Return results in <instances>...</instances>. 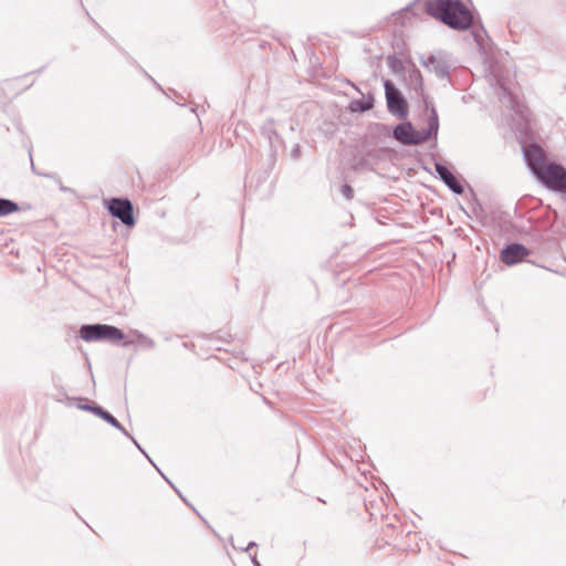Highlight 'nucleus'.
I'll return each mask as SVG.
<instances>
[{
  "instance_id": "f257e3e1",
  "label": "nucleus",
  "mask_w": 566,
  "mask_h": 566,
  "mask_svg": "<svg viewBox=\"0 0 566 566\" xmlns=\"http://www.w3.org/2000/svg\"><path fill=\"white\" fill-rule=\"evenodd\" d=\"M426 12L458 31L469 30L473 24V15L461 0H427Z\"/></svg>"
},
{
  "instance_id": "f03ea898",
  "label": "nucleus",
  "mask_w": 566,
  "mask_h": 566,
  "mask_svg": "<svg viewBox=\"0 0 566 566\" xmlns=\"http://www.w3.org/2000/svg\"><path fill=\"white\" fill-rule=\"evenodd\" d=\"M438 130V113L434 107H431L427 129L420 132L415 129L410 122H403L395 126L392 137L402 145L418 146L428 142L431 137H437Z\"/></svg>"
},
{
  "instance_id": "7ed1b4c3",
  "label": "nucleus",
  "mask_w": 566,
  "mask_h": 566,
  "mask_svg": "<svg viewBox=\"0 0 566 566\" xmlns=\"http://www.w3.org/2000/svg\"><path fill=\"white\" fill-rule=\"evenodd\" d=\"M80 337L85 342H109L116 344L124 339L122 329L108 324H85L80 328Z\"/></svg>"
},
{
  "instance_id": "20e7f679",
  "label": "nucleus",
  "mask_w": 566,
  "mask_h": 566,
  "mask_svg": "<svg viewBox=\"0 0 566 566\" xmlns=\"http://www.w3.org/2000/svg\"><path fill=\"white\" fill-rule=\"evenodd\" d=\"M534 176L551 191L564 192L566 190V168L558 163L549 161Z\"/></svg>"
},
{
  "instance_id": "39448f33",
  "label": "nucleus",
  "mask_w": 566,
  "mask_h": 566,
  "mask_svg": "<svg viewBox=\"0 0 566 566\" xmlns=\"http://www.w3.org/2000/svg\"><path fill=\"white\" fill-rule=\"evenodd\" d=\"M108 213L128 228L135 226L134 207L127 198H109L104 201Z\"/></svg>"
},
{
  "instance_id": "423d86ee",
  "label": "nucleus",
  "mask_w": 566,
  "mask_h": 566,
  "mask_svg": "<svg viewBox=\"0 0 566 566\" xmlns=\"http://www.w3.org/2000/svg\"><path fill=\"white\" fill-rule=\"evenodd\" d=\"M384 86L389 113L399 118H406L408 115V103L401 92L389 80L385 81Z\"/></svg>"
},
{
  "instance_id": "0eeeda50",
  "label": "nucleus",
  "mask_w": 566,
  "mask_h": 566,
  "mask_svg": "<svg viewBox=\"0 0 566 566\" xmlns=\"http://www.w3.org/2000/svg\"><path fill=\"white\" fill-rule=\"evenodd\" d=\"M523 154L526 165L533 175L537 174L542 167H545L549 163L544 149L537 144L524 146Z\"/></svg>"
},
{
  "instance_id": "6e6552de",
  "label": "nucleus",
  "mask_w": 566,
  "mask_h": 566,
  "mask_svg": "<svg viewBox=\"0 0 566 566\" xmlns=\"http://www.w3.org/2000/svg\"><path fill=\"white\" fill-rule=\"evenodd\" d=\"M531 254V250L522 243H510L505 245L501 253L500 259L506 265H515L524 261Z\"/></svg>"
},
{
  "instance_id": "1a4fd4ad",
  "label": "nucleus",
  "mask_w": 566,
  "mask_h": 566,
  "mask_svg": "<svg viewBox=\"0 0 566 566\" xmlns=\"http://www.w3.org/2000/svg\"><path fill=\"white\" fill-rule=\"evenodd\" d=\"M422 65L430 72H433L439 78H448L450 74V65L442 55L430 54L426 59H421Z\"/></svg>"
},
{
  "instance_id": "9d476101",
  "label": "nucleus",
  "mask_w": 566,
  "mask_h": 566,
  "mask_svg": "<svg viewBox=\"0 0 566 566\" xmlns=\"http://www.w3.org/2000/svg\"><path fill=\"white\" fill-rule=\"evenodd\" d=\"M436 172L439 178L444 182V185L455 195H462L464 192V188L461 181L457 178V176L444 165L441 163L434 164Z\"/></svg>"
},
{
  "instance_id": "9b49d317",
  "label": "nucleus",
  "mask_w": 566,
  "mask_h": 566,
  "mask_svg": "<svg viewBox=\"0 0 566 566\" xmlns=\"http://www.w3.org/2000/svg\"><path fill=\"white\" fill-rule=\"evenodd\" d=\"M374 96L369 94L366 98L353 99L349 104V109L353 113H364L374 107Z\"/></svg>"
},
{
  "instance_id": "f8f14e48",
  "label": "nucleus",
  "mask_w": 566,
  "mask_h": 566,
  "mask_svg": "<svg viewBox=\"0 0 566 566\" xmlns=\"http://www.w3.org/2000/svg\"><path fill=\"white\" fill-rule=\"evenodd\" d=\"M262 135L269 140L270 146L273 147L274 140H280V135L275 129V122L273 118L266 119L261 126Z\"/></svg>"
},
{
  "instance_id": "ddd939ff",
  "label": "nucleus",
  "mask_w": 566,
  "mask_h": 566,
  "mask_svg": "<svg viewBox=\"0 0 566 566\" xmlns=\"http://www.w3.org/2000/svg\"><path fill=\"white\" fill-rule=\"evenodd\" d=\"M410 86L420 94H423V78L419 70L415 69L409 74Z\"/></svg>"
},
{
  "instance_id": "4468645a",
  "label": "nucleus",
  "mask_w": 566,
  "mask_h": 566,
  "mask_svg": "<svg viewBox=\"0 0 566 566\" xmlns=\"http://www.w3.org/2000/svg\"><path fill=\"white\" fill-rule=\"evenodd\" d=\"M500 91L499 96L501 101H507L510 107L515 111V105L517 104L516 96L502 83H500Z\"/></svg>"
},
{
  "instance_id": "2eb2a0df",
  "label": "nucleus",
  "mask_w": 566,
  "mask_h": 566,
  "mask_svg": "<svg viewBox=\"0 0 566 566\" xmlns=\"http://www.w3.org/2000/svg\"><path fill=\"white\" fill-rule=\"evenodd\" d=\"M19 210V207L17 203L7 200V199H0V216H7L10 213H13Z\"/></svg>"
},
{
  "instance_id": "dca6fc26",
  "label": "nucleus",
  "mask_w": 566,
  "mask_h": 566,
  "mask_svg": "<svg viewBox=\"0 0 566 566\" xmlns=\"http://www.w3.org/2000/svg\"><path fill=\"white\" fill-rule=\"evenodd\" d=\"M104 421H106L108 424L114 427L115 429L119 430L124 436L130 437V434L127 432V430L120 424V422L109 412L105 415L103 418Z\"/></svg>"
},
{
  "instance_id": "f3484780",
  "label": "nucleus",
  "mask_w": 566,
  "mask_h": 566,
  "mask_svg": "<svg viewBox=\"0 0 566 566\" xmlns=\"http://www.w3.org/2000/svg\"><path fill=\"white\" fill-rule=\"evenodd\" d=\"M73 403L80 410L90 411V412H93V407L95 405L92 401H90L88 399L75 398V397H73Z\"/></svg>"
},
{
  "instance_id": "a211bd4d",
  "label": "nucleus",
  "mask_w": 566,
  "mask_h": 566,
  "mask_svg": "<svg viewBox=\"0 0 566 566\" xmlns=\"http://www.w3.org/2000/svg\"><path fill=\"white\" fill-rule=\"evenodd\" d=\"M388 65L394 72L403 71L402 61L396 56H388Z\"/></svg>"
},
{
  "instance_id": "6ab92c4d",
  "label": "nucleus",
  "mask_w": 566,
  "mask_h": 566,
  "mask_svg": "<svg viewBox=\"0 0 566 566\" xmlns=\"http://www.w3.org/2000/svg\"><path fill=\"white\" fill-rule=\"evenodd\" d=\"M368 167V160L364 157L355 158L353 164V169L355 171H361Z\"/></svg>"
},
{
  "instance_id": "aec40b11",
  "label": "nucleus",
  "mask_w": 566,
  "mask_h": 566,
  "mask_svg": "<svg viewBox=\"0 0 566 566\" xmlns=\"http://www.w3.org/2000/svg\"><path fill=\"white\" fill-rule=\"evenodd\" d=\"M340 193L347 199V200H352L354 198V189L352 188V186L347 185V184H344L342 187H340Z\"/></svg>"
},
{
  "instance_id": "412c9836",
  "label": "nucleus",
  "mask_w": 566,
  "mask_h": 566,
  "mask_svg": "<svg viewBox=\"0 0 566 566\" xmlns=\"http://www.w3.org/2000/svg\"><path fill=\"white\" fill-rule=\"evenodd\" d=\"M107 412H108L107 410L103 409L101 406L95 403L94 407H93V412L92 413H94L97 417L103 419Z\"/></svg>"
},
{
  "instance_id": "4be33fe9",
  "label": "nucleus",
  "mask_w": 566,
  "mask_h": 566,
  "mask_svg": "<svg viewBox=\"0 0 566 566\" xmlns=\"http://www.w3.org/2000/svg\"><path fill=\"white\" fill-rule=\"evenodd\" d=\"M291 156L293 159H300L301 157V146L298 144H295L294 147L291 150Z\"/></svg>"
},
{
  "instance_id": "5701e85b",
  "label": "nucleus",
  "mask_w": 566,
  "mask_h": 566,
  "mask_svg": "<svg viewBox=\"0 0 566 566\" xmlns=\"http://www.w3.org/2000/svg\"><path fill=\"white\" fill-rule=\"evenodd\" d=\"M256 546V543L255 542H250L247 547H239L240 549L244 551V552H249L251 548L255 547ZM234 548H237L235 546H233Z\"/></svg>"
},
{
  "instance_id": "b1692460",
  "label": "nucleus",
  "mask_w": 566,
  "mask_h": 566,
  "mask_svg": "<svg viewBox=\"0 0 566 566\" xmlns=\"http://www.w3.org/2000/svg\"><path fill=\"white\" fill-rule=\"evenodd\" d=\"M473 35H474V40L478 42V44H481V41H480V31H474L473 32Z\"/></svg>"
},
{
  "instance_id": "393cba45",
  "label": "nucleus",
  "mask_w": 566,
  "mask_h": 566,
  "mask_svg": "<svg viewBox=\"0 0 566 566\" xmlns=\"http://www.w3.org/2000/svg\"><path fill=\"white\" fill-rule=\"evenodd\" d=\"M251 560H252V564H253L254 566H261V564H260V563H259V560L256 559V556H255V555H254V556H252Z\"/></svg>"
},
{
  "instance_id": "a878e982",
  "label": "nucleus",
  "mask_w": 566,
  "mask_h": 566,
  "mask_svg": "<svg viewBox=\"0 0 566 566\" xmlns=\"http://www.w3.org/2000/svg\"><path fill=\"white\" fill-rule=\"evenodd\" d=\"M129 438H130V439L134 441V443H135V444L140 449V452H142V453H145V450H144V449H142V448L139 447V444L137 443V441H136L132 436H130Z\"/></svg>"
},
{
  "instance_id": "bb28decb",
  "label": "nucleus",
  "mask_w": 566,
  "mask_h": 566,
  "mask_svg": "<svg viewBox=\"0 0 566 566\" xmlns=\"http://www.w3.org/2000/svg\"><path fill=\"white\" fill-rule=\"evenodd\" d=\"M129 438H130V439L134 441V443H135V444L140 449V452H142V453H145V450H144V449H142V448L139 447V444L137 443V441H136L132 436H130Z\"/></svg>"
},
{
  "instance_id": "cd10ccee",
  "label": "nucleus",
  "mask_w": 566,
  "mask_h": 566,
  "mask_svg": "<svg viewBox=\"0 0 566 566\" xmlns=\"http://www.w3.org/2000/svg\"><path fill=\"white\" fill-rule=\"evenodd\" d=\"M560 193H562V200H563L564 202H566V190H565L564 192H560Z\"/></svg>"
}]
</instances>
